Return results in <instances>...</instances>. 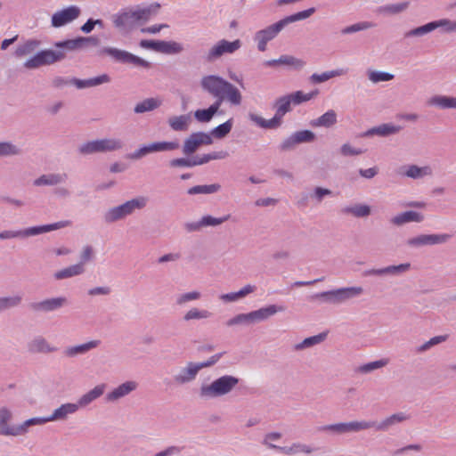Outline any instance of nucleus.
Listing matches in <instances>:
<instances>
[{"label":"nucleus","mask_w":456,"mask_h":456,"mask_svg":"<svg viewBox=\"0 0 456 456\" xmlns=\"http://www.w3.org/2000/svg\"><path fill=\"white\" fill-rule=\"evenodd\" d=\"M159 4L149 5L143 8L129 7L122 9L111 17L113 26L123 35L129 34L136 28L147 23L153 13L159 8Z\"/></svg>","instance_id":"f257e3e1"},{"label":"nucleus","mask_w":456,"mask_h":456,"mask_svg":"<svg viewBox=\"0 0 456 456\" xmlns=\"http://www.w3.org/2000/svg\"><path fill=\"white\" fill-rule=\"evenodd\" d=\"M56 50L45 49L37 52L28 59L23 66L28 69H35L41 66L51 65L66 58L67 52L82 49L79 37L73 39L58 41L53 44Z\"/></svg>","instance_id":"f03ea898"},{"label":"nucleus","mask_w":456,"mask_h":456,"mask_svg":"<svg viewBox=\"0 0 456 456\" xmlns=\"http://www.w3.org/2000/svg\"><path fill=\"white\" fill-rule=\"evenodd\" d=\"M202 90L213 97H225L231 104H241L242 95L232 83L218 75H207L200 79Z\"/></svg>","instance_id":"7ed1b4c3"},{"label":"nucleus","mask_w":456,"mask_h":456,"mask_svg":"<svg viewBox=\"0 0 456 456\" xmlns=\"http://www.w3.org/2000/svg\"><path fill=\"white\" fill-rule=\"evenodd\" d=\"M291 101L288 94L279 97L275 100L273 103V108L275 109L274 116L266 120L262 117L255 114L253 112H249L248 114V118L250 121L255 123L261 128L265 129H277L282 124L283 117L289 111H291Z\"/></svg>","instance_id":"20e7f679"},{"label":"nucleus","mask_w":456,"mask_h":456,"mask_svg":"<svg viewBox=\"0 0 456 456\" xmlns=\"http://www.w3.org/2000/svg\"><path fill=\"white\" fill-rule=\"evenodd\" d=\"M286 307L283 305H269L258 310H255L247 314H239L229 319L225 324L228 327L236 325H251L267 320L279 312H284Z\"/></svg>","instance_id":"39448f33"},{"label":"nucleus","mask_w":456,"mask_h":456,"mask_svg":"<svg viewBox=\"0 0 456 456\" xmlns=\"http://www.w3.org/2000/svg\"><path fill=\"white\" fill-rule=\"evenodd\" d=\"M149 199L145 196H138L131 199L121 205L109 208L103 214V220L106 224H112L125 219L132 215L135 210L144 208L148 204Z\"/></svg>","instance_id":"423d86ee"},{"label":"nucleus","mask_w":456,"mask_h":456,"mask_svg":"<svg viewBox=\"0 0 456 456\" xmlns=\"http://www.w3.org/2000/svg\"><path fill=\"white\" fill-rule=\"evenodd\" d=\"M239 382L240 379L235 376H221L208 385H202L200 388V395L205 399L221 397L231 393Z\"/></svg>","instance_id":"0eeeda50"},{"label":"nucleus","mask_w":456,"mask_h":456,"mask_svg":"<svg viewBox=\"0 0 456 456\" xmlns=\"http://www.w3.org/2000/svg\"><path fill=\"white\" fill-rule=\"evenodd\" d=\"M363 291V288L361 286L344 287L316 293L312 298L320 299L322 303L338 305L361 296Z\"/></svg>","instance_id":"6e6552de"},{"label":"nucleus","mask_w":456,"mask_h":456,"mask_svg":"<svg viewBox=\"0 0 456 456\" xmlns=\"http://www.w3.org/2000/svg\"><path fill=\"white\" fill-rule=\"evenodd\" d=\"M100 53L110 56L117 63L130 65L134 68L150 69L152 67L151 62L126 50L106 46L100 51Z\"/></svg>","instance_id":"1a4fd4ad"},{"label":"nucleus","mask_w":456,"mask_h":456,"mask_svg":"<svg viewBox=\"0 0 456 456\" xmlns=\"http://www.w3.org/2000/svg\"><path fill=\"white\" fill-rule=\"evenodd\" d=\"M241 41L235 39L233 41H228L226 39H221L213 45L208 52H206L201 59L206 63H213L219 60L224 54H232L241 47Z\"/></svg>","instance_id":"9d476101"},{"label":"nucleus","mask_w":456,"mask_h":456,"mask_svg":"<svg viewBox=\"0 0 456 456\" xmlns=\"http://www.w3.org/2000/svg\"><path fill=\"white\" fill-rule=\"evenodd\" d=\"M123 142L117 138H103L89 141L82 143L78 147V151L82 155H90L97 152L114 151L122 149Z\"/></svg>","instance_id":"9b49d317"},{"label":"nucleus","mask_w":456,"mask_h":456,"mask_svg":"<svg viewBox=\"0 0 456 456\" xmlns=\"http://www.w3.org/2000/svg\"><path fill=\"white\" fill-rule=\"evenodd\" d=\"M370 424L366 423V420H354L350 422H339L321 426L317 428V431L330 433L334 435H344L348 433H357L362 430L369 429L370 428Z\"/></svg>","instance_id":"f8f14e48"},{"label":"nucleus","mask_w":456,"mask_h":456,"mask_svg":"<svg viewBox=\"0 0 456 456\" xmlns=\"http://www.w3.org/2000/svg\"><path fill=\"white\" fill-rule=\"evenodd\" d=\"M284 28L285 26L283 22L280 20L279 21L256 32L254 40L257 44L258 51L265 52L266 50L267 43L274 39Z\"/></svg>","instance_id":"ddd939ff"},{"label":"nucleus","mask_w":456,"mask_h":456,"mask_svg":"<svg viewBox=\"0 0 456 456\" xmlns=\"http://www.w3.org/2000/svg\"><path fill=\"white\" fill-rule=\"evenodd\" d=\"M69 305V300L65 297H57L46 298L39 302H31L28 304L29 310L35 313H50L57 311Z\"/></svg>","instance_id":"4468645a"},{"label":"nucleus","mask_w":456,"mask_h":456,"mask_svg":"<svg viewBox=\"0 0 456 456\" xmlns=\"http://www.w3.org/2000/svg\"><path fill=\"white\" fill-rule=\"evenodd\" d=\"M80 13L81 10L78 6L69 5L52 15L51 25L53 28H61L77 20Z\"/></svg>","instance_id":"2eb2a0df"},{"label":"nucleus","mask_w":456,"mask_h":456,"mask_svg":"<svg viewBox=\"0 0 456 456\" xmlns=\"http://www.w3.org/2000/svg\"><path fill=\"white\" fill-rule=\"evenodd\" d=\"M452 238L451 234H420L419 236L410 238L407 245L412 248H419L423 246H432L446 243Z\"/></svg>","instance_id":"dca6fc26"},{"label":"nucleus","mask_w":456,"mask_h":456,"mask_svg":"<svg viewBox=\"0 0 456 456\" xmlns=\"http://www.w3.org/2000/svg\"><path fill=\"white\" fill-rule=\"evenodd\" d=\"M200 370L197 363L194 362H188L184 367L181 368L173 376V381L179 386L191 383L195 380Z\"/></svg>","instance_id":"f3484780"},{"label":"nucleus","mask_w":456,"mask_h":456,"mask_svg":"<svg viewBox=\"0 0 456 456\" xmlns=\"http://www.w3.org/2000/svg\"><path fill=\"white\" fill-rule=\"evenodd\" d=\"M411 268L410 263H403L398 265H388L383 268H371L365 270L363 275L368 276H397L403 273H406Z\"/></svg>","instance_id":"a211bd4d"},{"label":"nucleus","mask_w":456,"mask_h":456,"mask_svg":"<svg viewBox=\"0 0 456 456\" xmlns=\"http://www.w3.org/2000/svg\"><path fill=\"white\" fill-rule=\"evenodd\" d=\"M403 129V126H396L392 123H384L379 126L371 127L365 131L362 136V137H370L373 135H379V136H389L392 134H395L399 133Z\"/></svg>","instance_id":"6ab92c4d"},{"label":"nucleus","mask_w":456,"mask_h":456,"mask_svg":"<svg viewBox=\"0 0 456 456\" xmlns=\"http://www.w3.org/2000/svg\"><path fill=\"white\" fill-rule=\"evenodd\" d=\"M409 419V415H407L404 412H397L395 413L387 418H386L384 420L380 422L377 421H366V423L370 424V428H375L377 430L380 431H387L392 426H395L398 423L403 422Z\"/></svg>","instance_id":"aec40b11"},{"label":"nucleus","mask_w":456,"mask_h":456,"mask_svg":"<svg viewBox=\"0 0 456 456\" xmlns=\"http://www.w3.org/2000/svg\"><path fill=\"white\" fill-rule=\"evenodd\" d=\"M78 410V405L76 403H67L55 409L53 413L46 418L48 422L63 421L68 419L69 415L76 413Z\"/></svg>","instance_id":"412c9836"},{"label":"nucleus","mask_w":456,"mask_h":456,"mask_svg":"<svg viewBox=\"0 0 456 456\" xmlns=\"http://www.w3.org/2000/svg\"><path fill=\"white\" fill-rule=\"evenodd\" d=\"M12 417V411L9 408L5 406L0 407V436H15L16 426L10 424Z\"/></svg>","instance_id":"4be33fe9"},{"label":"nucleus","mask_w":456,"mask_h":456,"mask_svg":"<svg viewBox=\"0 0 456 456\" xmlns=\"http://www.w3.org/2000/svg\"><path fill=\"white\" fill-rule=\"evenodd\" d=\"M66 173H50L42 175L34 181L35 186H55L67 181Z\"/></svg>","instance_id":"5701e85b"},{"label":"nucleus","mask_w":456,"mask_h":456,"mask_svg":"<svg viewBox=\"0 0 456 456\" xmlns=\"http://www.w3.org/2000/svg\"><path fill=\"white\" fill-rule=\"evenodd\" d=\"M137 387V383L135 381H126L122 383L116 388H114L111 392L108 393L106 395V400L108 402H115L135 390Z\"/></svg>","instance_id":"b1692460"},{"label":"nucleus","mask_w":456,"mask_h":456,"mask_svg":"<svg viewBox=\"0 0 456 456\" xmlns=\"http://www.w3.org/2000/svg\"><path fill=\"white\" fill-rule=\"evenodd\" d=\"M424 220V216L421 213L409 210L402 212L391 218L390 223L395 226H402L407 223L416 222L420 223Z\"/></svg>","instance_id":"393cba45"},{"label":"nucleus","mask_w":456,"mask_h":456,"mask_svg":"<svg viewBox=\"0 0 456 456\" xmlns=\"http://www.w3.org/2000/svg\"><path fill=\"white\" fill-rule=\"evenodd\" d=\"M106 387L107 386L104 383L97 385L93 389L80 396L76 403V404L78 405V409L80 407H86L91 403L102 396L105 391Z\"/></svg>","instance_id":"a878e982"},{"label":"nucleus","mask_w":456,"mask_h":456,"mask_svg":"<svg viewBox=\"0 0 456 456\" xmlns=\"http://www.w3.org/2000/svg\"><path fill=\"white\" fill-rule=\"evenodd\" d=\"M109 82H110V77L108 74H102L88 79L71 78L72 85L76 86L78 89L94 87Z\"/></svg>","instance_id":"bb28decb"},{"label":"nucleus","mask_w":456,"mask_h":456,"mask_svg":"<svg viewBox=\"0 0 456 456\" xmlns=\"http://www.w3.org/2000/svg\"><path fill=\"white\" fill-rule=\"evenodd\" d=\"M100 343V340H91L85 344L69 346L63 351V354L66 357H75L80 354H85L88 351L96 348Z\"/></svg>","instance_id":"cd10ccee"},{"label":"nucleus","mask_w":456,"mask_h":456,"mask_svg":"<svg viewBox=\"0 0 456 456\" xmlns=\"http://www.w3.org/2000/svg\"><path fill=\"white\" fill-rule=\"evenodd\" d=\"M266 67H276L278 65L294 66L296 69H301L305 61L291 55H281L278 59L268 60L264 62Z\"/></svg>","instance_id":"c85d7f7f"},{"label":"nucleus","mask_w":456,"mask_h":456,"mask_svg":"<svg viewBox=\"0 0 456 456\" xmlns=\"http://www.w3.org/2000/svg\"><path fill=\"white\" fill-rule=\"evenodd\" d=\"M28 351L33 354H48L57 350L56 347L50 346L46 339L41 336H38L31 340L28 343Z\"/></svg>","instance_id":"c756f323"},{"label":"nucleus","mask_w":456,"mask_h":456,"mask_svg":"<svg viewBox=\"0 0 456 456\" xmlns=\"http://www.w3.org/2000/svg\"><path fill=\"white\" fill-rule=\"evenodd\" d=\"M410 6L409 1H404L396 4H388L379 6L376 10L378 14L382 15H397L405 12Z\"/></svg>","instance_id":"7c9ffc66"},{"label":"nucleus","mask_w":456,"mask_h":456,"mask_svg":"<svg viewBox=\"0 0 456 456\" xmlns=\"http://www.w3.org/2000/svg\"><path fill=\"white\" fill-rule=\"evenodd\" d=\"M338 122L337 113L333 110H330L319 118L311 120L310 125L313 127H331Z\"/></svg>","instance_id":"2f4dec72"},{"label":"nucleus","mask_w":456,"mask_h":456,"mask_svg":"<svg viewBox=\"0 0 456 456\" xmlns=\"http://www.w3.org/2000/svg\"><path fill=\"white\" fill-rule=\"evenodd\" d=\"M47 422L48 420L46 417L30 418L15 427V436L26 435L28 432V428L32 426H40Z\"/></svg>","instance_id":"473e14b6"},{"label":"nucleus","mask_w":456,"mask_h":456,"mask_svg":"<svg viewBox=\"0 0 456 456\" xmlns=\"http://www.w3.org/2000/svg\"><path fill=\"white\" fill-rule=\"evenodd\" d=\"M41 45V41L37 39H28L23 44L19 45L15 51L14 55L17 58L31 54Z\"/></svg>","instance_id":"72a5a7b5"},{"label":"nucleus","mask_w":456,"mask_h":456,"mask_svg":"<svg viewBox=\"0 0 456 456\" xmlns=\"http://www.w3.org/2000/svg\"><path fill=\"white\" fill-rule=\"evenodd\" d=\"M162 102L159 98H146L143 101L135 104L134 112L135 114H142L145 112L152 111L161 105Z\"/></svg>","instance_id":"f704fd0d"},{"label":"nucleus","mask_w":456,"mask_h":456,"mask_svg":"<svg viewBox=\"0 0 456 456\" xmlns=\"http://www.w3.org/2000/svg\"><path fill=\"white\" fill-rule=\"evenodd\" d=\"M341 212L346 215H352L354 217H367L370 215L371 209L366 204H355L353 206H346L342 208Z\"/></svg>","instance_id":"c9c22d12"},{"label":"nucleus","mask_w":456,"mask_h":456,"mask_svg":"<svg viewBox=\"0 0 456 456\" xmlns=\"http://www.w3.org/2000/svg\"><path fill=\"white\" fill-rule=\"evenodd\" d=\"M84 272L85 268L84 266H82V264H76L55 272L53 277L55 278V280L59 281L80 275Z\"/></svg>","instance_id":"e433bc0d"},{"label":"nucleus","mask_w":456,"mask_h":456,"mask_svg":"<svg viewBox=\"0 0 456 456\" xmlns=\"http://www.w3.org/2000/svg\"><path fill=\"white\" fill-rule=\"evenodd\" d=\"M256 289V287L255 285L248 284L237 292H231L221 295L220 299L224 302L237 301L238 299L243 298L248 294L253 293Z\"/></svg>","instance_id":"4c0bfd02"},{"label":"nucleus","mask_w":456,"mask_h":456,"mask_svg":"<svg viewBox=\"0 0 456 456\" xmlns=\"http://www.w3.org/2000/svg\"><path fill=\"white\" fill-rule=\"evenodd\" d=\"M432 170L428 166L419 167L417 165H409L403 175L412 179H419L427 175H431Z\"/></svg>","instance_id":"58836bf2"},{"label":"nucleus","mask_w":456,"mask_h":456,"mask_svg":"<svg viewBox=\"0 0 456 456\" xmlns=\"http://www.w3.org/2000/svg\"><path fill=\"white\" fill-rule=\"evenodd\" d=\"M326 337H327L326 332H322V333H319L318 335L308 337V338H305L302 342L296 344L294 346V349L296 351H301V350H304L306 348L313 347V346L322 343V341H324Z\"/></svg>","instance_id":"ea45409f"},{"label":"nucleus","mask_w":456,"mask_h":456,"mask_svg":"<svg viewBox=\"0 0 456 456\" xmlns=\"http://www.w3.org/2000/svg\"><path fill=\"white\" fill-rule=\"evenodd\" d=\"M183 51L182 44L175 41L159 40L158 53L165 54H177Z\"/></svg>","instance_id":"a19ab883"},{"label":"nucleus","mask_w":456,"mask_h":456,"mask_svg":"<svg viewBox=\"0 0 456 456\" xmlns=\"http://www.w3.org/2000/svg\"><path fill=\"white\" fill-rule=\"evenodd\" d=\"M430 104L439 107L440 109H455L456 96L436 95L430 99Z\"/></svg>","instance_id":"79ce46f5"},{"label":"nucleus","mask_w":456,"mask_h":456,"mask_svg":"<svg viewBox=\"0 0 456 456\" xmlns=\"http://www.w3.org/2000/svg\"><path fill=\"white\" fill-rule=\"evenodd\" d=\"M190 121V115L174 116L168 118V125L174 131H186Z\"/></svg>","instance_id":"37998d69"},{"label":"nucleus","mask_w":456,"mask_h":456,"mask_svg":"<svg viewBox=\"0 0 456 456\" xmlns=\"http://www.w3.org/2000/svg\"><path fill=\"white\" fill-rule=\"evenodd\" d=\"M435 26L433 21H430L428 23H426L422 26L411 28L404 33L405 38L410 37H421L426 36L427 34L432 32L435 30Z\"/></svg>","instance_id":"c03bdc74"},{"label":"nucleus","mask_w":456,"mask_h":456,"mask_svg":"<svg viewBox=\"0 0 456 456\" xmlns=\"http://www.w3.org/2000/svg\"><path fill=\"white\" fill-rule=\"evenodd\" d=\"M221 189V185L219 183L213 184H204V185H195L191 187L187 193L190 195L195 194H212L219 191Z\"/></svg>","instance_id":"a18cd8bd"},{"label":"nucleus","mask_w":456,"mask_h":456,"mask_svg":"<svg viewBox=\"0 0 456 456\" xmlns=\"http://www.w3.org/2000/svg\"><path fill=\"white\" fill-rule=\"evenodd\" d=\"M201 146L199 137L196 136V132L190 134L184 140L183 152L184 155L190 156L196 152V151Z\"/></svg>","instance_id":"49530a36"},{"label":"nucleus","mask_w":456,"mask_h":456,"mask_svg":"<svg viewBox=\"0 0 456 456\" xmlns=\"http://www.w3.org/2000/svg\"><path fill=\"white\" fill-rule=\"evenodd\" d=\"M316 9L314 7H311L309 9L296 12L294 14L289 15L281 19V21L283 22L284 26H288L290 23L305 20L309 18L311 15H313L315 12Z\"/></svg>","instance_id":"de8ad7c7"},{"label":"nucleus","mask_w":456,"mask_h":456,"mask_svg":"<svg viewBox=\"0 0 456 456\" xmlns=\"http://www.w3.org/2000/svg\"><path fill=\"white\" fill-rule=\"evenodd\" d=\"M319 94V91L316 89L308 94H305L302 91H296L292 94H288L291 102L295 105H299L303 102H308L314 98Z\"/></svg>","instance_id":"09e8293b"},{"label":"nucleus","mask_w":456,"mask_h":456,"mask_svg":"<svg viewBox=\"0 0 456 456\" xmlns=\"http://www.w3.org/2000/svg\"><path fill=\"white\" fill-rule=\"evenodd\" d=\"M343 74H344L343 69H334V70L323 72L322 74L314 73L309 77V81L312 84H321V83H323L332 77L341 76Z\"/></svg>","instance_id":"8fccbe9b"},{"label":"nucleus","mask_w":456,"mask_h":456,"mask_svg":"<svg viewBox=\"0 0 456 456\" xmlns=\"http://www.w3.org/2000/svg\"><path fill=\"white\" fill-rule=\"evenodd\" d=\"M233 126V119L229 118L223 124L218 125L211 131V135L216 139H223L227 136Z\"/></svg>","instance_id":"3c124183"},{"label":"nucleus","mask_w":456,"mask_h":456,"mask_svg":"<svg viewBox=\"0 0 456 456\" xmlns=\"http://www.w3.org/2000/svg\"><path fill=\"white\" fill-rule=\"evenodd\" d=\"M151 153L159 151H174L179 148L180 144L178 141L173 142H153L149 144Z\"/></svg>","instance_id":"603ef678"},{"label":"nucleus","mask_w":456,"mask_h":456,"mask_svg":"<svg viewBox=\"0 0 456 456\" xmlns=\"http://www.w3.org/2000/svg\"><path fill=\"white\" fill-rule=\"evenodd\" d=\"M22 297L15 295L12 297H0V312L19 306L21 304Z\"/></svg>","instance_id":"864d4df0"},{"label":"nucleus","mask_w":456,"mask_h":456,"mask_svg":"<svg viewBox=\"0 0 456 456\" xmlns=\"http://www.w3.org/2000/svg\"><path fill=\"white\" fill-rule=\"evenodd\" d=\"M22 153V150L11 142H0V157L17 156Z\"/></svg>","instance_id":"5fc2aeb1"},{"label":"nucleus","mask_w":456,"mask_h":456,"mask_svg":"<svg viewBox=\"0 0 456 456\" xmlns=\"http://www.w3.org/2000/svg\"><path fill=\"white\" fill-rule=\"evenodd\" d=\"M212 315V313L208 311V310H204V309H199V308H191V310H189L183 317V321L185 322H189V321H191V320H200V319H208L209 317H211Z\"/></svg>","instance_id":"6e6d98bb"},{"label":"nucleus","mask_w":456,"mask_h":456,"mask_svg":"<svg viewBox=\"0 0 456 456\" xmlns=\"http://www.w3.org/2000/svg\"><path fill=\"white\" fill-rule=\"evenodd\" d=\"M387 364V360L380 359L378 361L370 362L362 365H360L356 371L362 374L370 373L378 369H380Z\"/></svg>","instance_id":"4d7b16f0"},{"label":"nucleus","mask_w":456,"mask_h":456,"mask_svg":"<svg viewBox=\"0 0 456 456\" xmlns=\"http://www.w3.org/2000/svg\"><path fill=\"white\" fill-rule=\"evenodd\" d=\"M368 77L372 83L387 82L394 79L395 75L387 71L373 70L368 72Z\"/></svg>","instance_id":"13d9d810"},{"label":"nucleus","mask_w":456,"mask_h":456,"mask_svg":"<svg viewBox=\"0 0 456 456\" xmlns=\"http://www.w3.org/2000/svg\"><path fill=\"white\" fill-rule=\"evenodd\" d=\"M292 134L295 137V141L297 144L314 142L316 137L315 134L308 129L297 131Z\"/></svg>","instance_id":"bf43d9fd"},{"label":"nucleus","mask_w":456,"mask_h":456,"mask_svg":"<svg viewBox=\"0 0 456 456\" xmlns=\"http://www.w3.org/2000/svg\"><path fill=\"white\" fill-rule=\"evenodd\" d=\"M372 26H373L372 23L368 22V21H362V22L354 23L353 25L344 28L341 30V34H343V35L354 34V33H356V32H359L362 30L368 29L370 28H371Z\"/></svg>","instance_id":"052dcab7"},{"label":"nucleus","mask_w":456,"mask_h":456,"mask_svg":"<svg viewBox=\"0 0 456 456\" xmlns=\"http://www.w3.org/2000/svg\"><path fill=\"white\" fill-rule=\"evenodd\" d=\"M435 30L438 28H443L444 32L451 33L456 31V20H451L449 19H441L438 20H433Z\"/></svg>","instance_id":"680f3d73"},{"label":"nucleus","mask_w":456,"mask_h":456,"mask_svg":"<svg viewBox=\"0 0 456 456\" xmlns=\"http://www.w3.org/2000/svg\"><path fill=\"white\" fill-rule=\"evenodd\" d=\"M231 217L230 215L224 216L223 217H214L212 216H204L201 218V224H203V227L206 226H217L226 222Z\"/></svg>","instance_id":"e2e57ef3"},{"label":"nucleus","mask_w":456,"mask_h":456,"mask_svg":"<svg viewBox=\"0 0 456 456\" xmlns=\"http://www.w3.org/2000/svg\"><path fill=\"white\" fill-rule=\"evenodd\" d=\"M332 193V191L330 189L317 186L314 189V191L310 194V197L314 199L318 203H321L325 197L330 196Z\"/></svg>","instance_id":"0e129e2a"},{"label":"nucleus","mask_w":456,"mask_h":456,"mask_svg":"<svg viewBox=\"0 0 456 456\" xmlns=\"http://www.w3.org/2000/svg\"><path fill=\"white\" fill-rule=\"evenodd\" d=\"M365 151L360 148H354L350 143H344L340 147V154L344 157L348 156H358L364 152Z\"/></svg>","instance_id":"69168bd1"},{"label":"nucleus","mask_w":456,"mask_h":456,"mask_svg":"<svg viewBox=\"0 0 456 456\" xmlns=\"http://www.w3.org/2000/svg\"><path fill=\"white\" fill-rule=\"evenodd\" d=\"M151 153V149L149 144H144L141 146L139 149L135 150L134 152L129 153L127 158L133 160L140 159L146 155Z\"/></svg>","instance_id":"338daca9"},{"label":"nucleus","mask_w":456,"mask_h":456,"mask_svg":"<svg viewBox=\"0 0 456 456\" xmlns=\"http://www.w3.org/2000/svg\"><path fill=\"white\" fill-rule=\"evenodd\" d=\"M194 117L199 122L208 123L214 115L208 109H199L194 112Z\"/></svg>","instance_id":"774afa93"}]
</instances>
